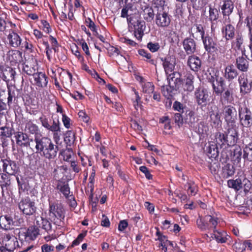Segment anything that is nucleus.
<instances>
[{"instance_id": "15", "label": "nucleus", "mask_w": 252, "mask_h": 252, "mask_svg": "<svg viewBox=\"0 0 252 252\" xmlns=\"http://www.w3.org/2000/svg\"><path fill=\"white\" fill-rule=\"evenodd\" d=\"M167 80L169 85L176 90L178 89L182 83L181 75L178 72H174L169 74Z\"/></svg>"}, {"instance_id": "29", "label": "nucleus", "mask_w": 252, "mask_h": 252, "mask_svg": "<svg viewBox=\"0 0 252 252\" xmlns=\"http://www.w3.org/2000/svg\"><path fill=\"white\" fill-rule=\"evenodd\" d=\"M22 53L19 51L11 50L8 52V58L11 63H16L22 61Z\"/></svg>"}, {"instance_id": "2", "label": "nucleus", "mask_w": 252, "mask_h": 252, "mask_svg": "<svg viewBox=\"0 0 252 252\" xmlns=\"http://www.w3.org/2000/svg\"><path fill=\"white\" fill-rule=\"evenodd\" d=\"M65 210L61 203H50L49 219L55 224L61 226L63 224Z\"/></svg>"}, {"instance_id": "48", "label": "nucleus", "mask_w": 252, "mask_h": 252, "mask_svg": "<svg viewBox=\"0 0 252 252\" xmlns=\"http://www.w3.org/2000/svg\"><path fill=\"white\" fill-rule=\"evenodd\" d=\"M49 130L55 132L53 135L54 138H56L57 137H58V134L57 132L60 131L59 122H57L55 121H53V125L52 126H50Z\"/></svg>"}, {"instance_id": "54", "label": "nucleus", "mask_w": 252, "mask_h": 252, "mask_svg": "<svg viewBox=\"0 0 252 252\" xmlns=\"http://www.w3.org/2000/svg\"><path fill=\"white\" fill-rule=\"evenodd\" d=\"M160 46L158 43L149 42L147 44V48L152 52H155L159 49Z\"/></svg>"}, {"instance_id": "37", "label": "nucleus", "mask_w": 252, "mask_h": 252, "mask_svg": "<svg viewBox=\"0 0 252 252\" xmlns=\"http://www.w3.org/2000/svg\"><path fill=\"white\" fill-rule=\"evenodd\" d=\"M242 150L240 146H235L234 148L231 150V157L233 160L239 162L241 158Z\"/></svg>"}, {"instance_id": "60", "label": "nucleus", "mask_w": 252, "mask_h": 252, "mask_svg": "<svg viewBox=\"0 0 252 252\" xmlns=\"http://www.w3.org/2000/svg\"><path fill=\"white\" fill-rule=\"evenodd\" d=\"M7 110V104L0 98V115L4 114Z\"/></svg>"}, {"instance_id": "7", "label": "nucleus", "mask_w": 252, "mask_h": 252, "mask_svg": "<svg viewBox=\"0 0 252 252\" xmlns=\"http://www.w3.org/2000/svg\"><path fill=\"white\" fill-rule=\"evenodd\" d=\"M18 206L20 211L26 215H32L36 211L34 203L29 197L22 199L19 203Z\"/></svg>"}, {"instance_id": "18", "label": "nucleus", "mask_w": 252, "mask_h": 252, "mask_svg": "<svg viewBox=\"0 0 252 252\" xmlns=\"http://www.w3.org/2000/svg\"><path fill=\"white\" fill-rule=\"evenodd\" d=\"M202 39L206 51L209 53H213L217 50L216 43L211 37L202 36Z\"/></svg>"}, {"instance_id": "64", "label": "nucleus", "mask_w": 252, "mask_h": 252, "mask_svg": "<svg viewBox=\"0 0 252 252\" xmlns=\"http://www.w3.org/2000/svg\"><path fill=\"white\" fill-rule=\"evenodd\" d=\"M134 94H135V100L133 101V105L136 109H138V107H139V103L140 102L141 98L139 96L138 92H137L135 90H134Z\"/></svg>"}, {"instance_id": "14", "label": "nucleus", "mask_w": 252, "mask_h": 252, "mask_svg": "<svg viewBox=\"0 0 252 252\" xmlns=\"http://www.w3.org/2000/svg\"><path fill=\"white\" fill-rule=\"evenodd\" d=\"M223 23L224 26L221 29L222 36L226 41L232 40L235 35V29L229 22Z\"/></svg>"}, {"instance_id": "41", "label": "nucleus", "mask_w": 252, "mask_h": 252, "mask_svg": "<svg viewBox=\"0 0 252 252\" xmlns=\"http://www.w3.org/2000/svg\"><path fill=\"white\" fill-rule=\"evenodd\" d=\"M219 17V10L215 7H209V19L211 22L217 21Z\"/></svg>"}, {"instance_id": "28", "label": "nucleus", "mask_w": 252, "mask_h": 252, "mask_svg": "<svg viewBox=\"0 0 252 252\" xmlns=\"http://www.w3.org/2000/svg\"><path fill=\"white\" fill-rule=\"evenodd\" d=\"M194 76L192 74H189L185 76L184 82L183 83V87L185 91L191 92L194 89L193 80Z\"/></svg>"}, {"instance_id": "21", "label": "nucleus", "mask_w": 252, "mask_h": 252, "mask_svg": "<svg viewBox=\"0 0 252 252\" xmlns=\"http://www.w3.org/2000/svg\"><path fill=\"white\" fill-rule=\"evenodd\" d=\"M236 66L240 71L247 72L249 67V62L247 59V57L239 56L236 60Z\"/></svg>"}, {"instance_id": "24", "label": "nucleus", "mask_w": 252, "mask_h": 252, "mask_svg": "<svg viewBox=\"0 0 252 252\" xmlns=\"http://www.w3.org/2000/svg\"><path fill=\"white\" fill-rule=\"evenodd\" d=\"M9 44L14 48L19 47L21 43V39L19 35L13 31H10L7 35Z\"/></svg>"}, {"instance_id": "39", "label": "nucleus", "mask_w": 252, "mask_h": 252, "mask_svg": "<svg viewBox=\"0 0 252 252\" xmlns=\"http://www.w3.org/2000/svg\"><path fill=\"white\" fill-rule=\"evenodd\" d=\"M75 140V133L71 130L67 131L64 137V141L68 146H71Z\"/></svg>"}, {"instance_id": "5", "label": "nucleus", "mask_w": 252, "mask_h": 252, "mask_svg": "<svg viewBox=\"0 0 252 252\" xmlns=\"http://www.w3.org/2000/svg\"><path fill=\"white\" fill-rule=\"evenodd\" d=\"M155 22L159 27H167L171 22V16L168 12L164 8L158 9V11L156 14Z\"/></svg>"}, {"instance_id": "49", "label": "nucleus", "mask_w": 252, "mask_h": 252, "mask_svg": "<svg viewBox=\"0 0 252 252\" xmlns=\"http://www.w3.org/2000/svg\"><path fill=\"white\" fill-rule=\"evenodd\" d=\"M211 121L214 125L218 126L220 124V117L218 112L214 113L213 112L210 114Z\"/></svg>"}, {"instance_id": "61", "label": "nucleus", "mask_w": 252, "mask_h": 252, "mask_svg": "<svg viewBox=\"0 0 252 252\" xmlns=\"http://www.w3.org/2000/svg\"><path fill=\"white\" fill-rule=\"evenodd\" d=\"M41 24L43 30L47 33H49L51 31L49 24L45 20H42L41 21Z\"/></svg>"}, {"instance_id": "17", "label": "nucleus", "mask_w": 252, "mask_h": 252, "mask_svg": "<svg viewBox=\"0 0 252 252\" xmlns=\"http://www.w3.org/2000/svg\"><path fill=\"white\" fill-rule=\"evenodd\" d=\"M216 81L218 86L215 85L214 83V78L212 77V79L210 80V82L212 83L213 90L217 95H219L222 94L225 90V84L223 78L222 77H216Z\"/></svg>"}, {"instance_id": "19", "label": "nucleus", "mask_w": 252, "mask_h": 252, "mask_svg": "<svg viewBox=\"0 0 252 252\" xmlns=\"http://www.w3.org/2000/svg\"><path fill=\"white\" fill-rule=\"evenodd\" d=\"M38 227L35 223L34 225L29 227L27 232L22 234L25 237V241L34 240L39 234Z\"/></svg>"}, {"instance_id": "63", "label": "nucleus", "mask_w": 252, "mask_h": 252, "mask_svg": "<svg viewBox=\"0 0 252 252\" xmlns=\"http://www.w3.org/2000/svg\"><path fill=\"white\" fill-rule=\"evenodd\" d=\"M233 249L236 252H242L243 251V250L245 249L244 247V245H243V243H235L233 245Z\"/></svg>"}, {"instance_id": "4", "label": "nucleus", "mask_w": 252, "mask_h": 252, "mask_svg": "<svg viewBox=\"0 0 252 252\" xmlns=\"http://www.w3.org/2000/svg\"><path fill=\"white\" fill-rule=\"evenodd\" d=\"M218 220L217 218L211 215H206L203 219L199 217L196 220V223L198 227L203 230L210 228L215 229L218 223Z\"/></svg>"}, {"instance_id": "42", "label": "nucleus", "mask_w": 252, "mask_h": 252, "mask_svg": "<svg viewBox=\"0 0 252 252\" xmlns=\"http://www.w3.org/2000/svg\"><path fill=\"white\" fill-rule=\"evenodd\" d=\"M243 158L249 161H252V143L246 145L244 149Z\"/></svg>"}, {"instance_id": "44", "label": "nucleus", "mask_w": 252, "mask_h": 252, "mask_svg": "<svg viewBox=\"0 0 252 252\" xmlns=\"http://www.w3.org/2000/svg\"><path fill=\"white\" fill-rule=\"evenodd\" d=\"M174 90H176L175 89L171 87L168 84V85H161V92L163 95L169 98L172 96V93Z\"/></svg>"}, {"instance_id": "35", "label": "nucleus", "mask_w": 252, "mask_h": 252, "mask_svg": "<svg viewBox=\"0 0 252 252\" xmlns=\"http://www.w3.org/2000/svg\"><path fill=\"white\" fill-rule=\"evenodd\" d=\"M214 237L215 240L219 243H225L226 241V234L224 231L220 232L217 230L214 231L213 234H211V237L213 238Z\"/></svg>"}, {"instance_id": "50", "label": "nucleus", "mask_w": 252, "mask_h": 252, "mask_svg": "<svg viewBox=\"0 0 252 252\" xmlns=\"http://www.w3.org/2000/svg\"><path fill=\"white\" fill-rule=\"evenodd\" d=\"M186 122L189 124H192L196 122L195 113L192 111H189L187 115Z\"/></svg>"}, {"instance_id": "27", "label": "nucleus", "mask_w": 252, "mask_h": 252, "mask_svg": "<svg viewBox=\"0 0 252 252\" xmlns=\"http://www.w3.org/2000/svg\"><path fill=\"white\" fill-rule=\"evenodd\" d=\"M188 64L191 70L197 71L201 67V62L198 57L190 56L188 61Z\"/></svg>"}, {"instance_id": "13", "label": "nucleus", "mask_w": 252, "mask_h": 252, "mask_svg": "<svg viewBox=\"0 0 252 252\" xmlns=\"http://www.w3.org/2000/svg\"><path fill=\"white\" fill-rule=\"evenodd\" d=\"M16 144L21 147L30 146V142L33 141L32 139H30L27 134L22 131H18L15 135Z\"/></svg>"}, {"instance_id": "3", "label": "nucleus", "mask_w": 252, "mask_h": 252, "mask_svg": "<svg viewBox=\"0 0 252 252\" xmlns=\"http://www.w3.org/2000/svg\"><path fill=\"white\" fill-rule=\"evenodd\" d=\"M238 139V131L236 127L232 126L228 128L226 134L218 133L216 135V142L218 144L234 146Z\"/></svg>"}, {"instance_id": "55", "label": "nucleus", "mask_w": 252, "mask_h": 252, "mask_svg": "<svg viewBox=\"0 0 252 252\" xmlns=\"http://www.w3.org/2000/svg\"><path fill=\"white\" fill-rule=\"evenodd\" d=\"M6 177V175H2L1 176V180H0V186L1 188L2 192H3V191L4 187H6L7 186H9L10 185V181L9 180H7L6 181H5Z\"/></svg>"}, {"instance_id": "30", "label": "nucleus", "mask_w": 252, "mask_h": 252, "mask_svg": "<svg viewBox=\"0 0 252 252\" xmlns=\"http://www.w3.org/2000/svg\"><path fill=\"white\" fill-rule=\"evenodd\" d=\"M35 224L39 227H41L47 232L51 231L52 225L50 222L41 217L36 218Z\"/></svg>"}, {"instance_id": "47", "label": "nucleus", "mask_w": 252, "mask_h": 252, "mask_svg": "<svg viewBox=\"0 0 252 252\" xmlns=\"http://www.w3.org/2000/svg\"><path fill=\"white\" fill-rule=\"evenodd\" d=\"M142 89L144 93L150 94L154 93V86L152 83L146 82L142 85Z\"/></svg>"}, {"instance_id": "62", "label": "nucleus", "mask_w": 252, "mask_h": 252, "mask_svg": "<svg viewBox=\"0 0 252 252\" xmlns=\"http://www.w3.org/2000/svg\"><path fill=\"white\" fill-rule=\"evenodd\" d=\"M128 225V223L126 220H121L118 226V229L120 231H124Z\"/></svg>"}, {"instance_id": "33", "label": "nucleus", "mask_w": 252, "mask_h": 252, "mask_svg": "<svg viewBox=\"0 0 252 252\" xmlns=\"http://www.w3.org/2000/svg\"><path fill=\"white\" fill-rule=\"evenodd\" d=\"M206 151L208 156L211 158H216L219 155L217 144L214 142L209 143V145L207 147Z\"/></svg>"}, {"instance_id": "32", "label": "nucleus", "mask_w": 252, "mask_h": 252, "mask_svg": "<svg viewBox=\"0 0 252 252\" xmlns=\"http://www.w3.org/2000/svg\"><path fill=\"white\" fill-rule=\"evenodd\" d=\"M237 71L232 64L227 66L225 68L224 77L228 80H232L237 77Z\"/></svg>"}, {"instance_id": "56", "label": "nucleus", "mask_w": 252, "mask_h": 252, "mask_svg": "<svg viewBox=\"0 0 252 252\" xmlns=\"http://www.w3.org/2000/svg\"><path fill=\"white\" fill-rule=\"evenodd\" d=\"M175 123L180 127L183 124V119L180 113H176L174 115Z\"/></svg>"}, {"instance_id": "53", "label": "nucleus", "mask_w": 252, "mask_h": 252, "mask_svg": "<svg viewBox=\"0 0 252 252\" xmlns=\"http://www.w3.org/2000/svg\"><path fill=\"white\" fill-rule=\"evenodd\" d=\"M157 234L158 236V240L160 242V243L159 244V247L167 245L168 240L167 239L166 237L164 235H160L159 232H157Z\"/></svg>"}, {"instance_id": "25", "label": "nucleus", "mask_w": 252, "mask_h": 252, "mask_svg": "<svg viewBox=\"0 0 252 252\" xmlns=\"http://www.w3.org/2000/svg\"><path fill=\"white\" fill-rule=\"evenodd\" d=\"M134 34L136 38L141 39L144 34L145 29V23L144 21L137 20L134 24Z\"/></svg>"}, {"instance_id": "46", "label": "nucleus", "mask_w": 252, "mask_h": 252, "mask_svg": "<svg viewBox=\"0 0 252 252\" xmlns=\"http://www.w3.org/2000/svg\"><path fill=\"white\" fill-rule=\"evenodd\" d=\"M12 129L7 126L0 127V136L2 138L9 137L12 135Z\"/></svg>"}, {"instance_id": "26", "label": "nucleus", "mask_w": 252, "mask_h": 252, "mask_svg": "<svg viewBox=\"0 0 252 252\" xmlns=\"http://www.w3.org/2000/svg\"><path fill=\"white\" fill-rule=\"evenodd\" d=\"M1 163L3 171L10 175L15 173L17 167L14 162L8 160H2Z\"/></svg>"}, {"instance_id": "12", "label": "nucleus", "mask_w": 252, "mask_h": 252, "mask_svg": "<svg viewBox=\"0 0 252 252\" xmlns=\"http://www.w3.org/2000/svg\"><path fill=\"white\" fill-rule=\"evenodd\" d=\"M17 222L14 221L11 217L8 215L0 216V227L5 230H10L14 226H18Z\"/></svg>"}, {"instance_id": "38", "label": "nucleus", "mask_w": 252, "mask_h": 252, "mask_svg": "<svg viewBox=\"0 0 252 252\" xmlns=\"http://www.w3.org/2000/svg\"><path fill=\"white\" fill-rule=\"evenodd\" d=\"M155 15H156L152 7H146L143 10L144 19L147 22H152Z\"/></svg>"}, {"instance_id": "11", "label": "nucleus", "mask_w": 252, "mask_h": 252, "mask_svg": "<svg viewBox=\"0 0 252 252\" xmlns=\"http://www.w3.org/2000/svg\"><path fill=\"white\" fill-rule=\"evenodd\" d=\"M195 98L199 105H205L209 100V93L206 89L198 88L195 92Z\"/></svg>"}, {"instance_id": "40", "label": "nucleus", "mask_w": 252, "mask_h": 252, "mask_svg": "<svg viewBox=\"0 0 252 252\" xmlns=\"http://www.w3.org/2000/svg\"><path fill=\"white\" fill-rule=\"evenodd\" d=\"M185 187L188 188V193L191 196L195 195L198 191L197 186L194 182L191 181H189L186 185Z\"/></svg>"}, {"instance_id": "10", "label": "nucleus", "mask_w": 252, "mask_h": 252, "mask_svg": "<svg viewBox=\"0 0 252 252\" xmlns=\"http://www.w3.org/2000/svg\"><path fill=\"white\" fill-rule=\"evenodd\" d=\"M238 82L240 85V93L241 94H245L250 92L252 81H249L247 74H241L239 76Z\"/></svg>"}, {"instance_id": "1", "label": "nucleus", "mask_w": 252, "mask_h": 252, "mask_svg": "<svg viewBox=\"0 0 252 252\" xmlns=\"http://www.w3.org/2000/svg\"><path fill=\"white\" fill-rule=\"evenodd\" d=\"M35 148L36 153H39L45 158L51 160L55 158L59 151L58 146L53 140L46 136L34 137Z\"/></svg>"}, {"instance_id": "22", "label": "nucleus", "mask_w": 252, "mask_h": 252, "mask_svg": "<svg viewBox=\"0 0 252 252\" xmlns=\"http://www.w3.org/2000/svg\"><path fill=\"white\" fill-rule=\"evenodd\" d=\"M33 78L36 86L39 87H45L48 84V77L44 73L39 72L34 74Z\"/></svg>"}, {"instance_id": "31", "label": "nucleus", "mask_w": 252, "mask_h": 252, "mask_svg": "<svg viewBox=\"0 0 252 252\" xmlns=\"http://www.w3.org/2000/svg\"><path fill=\"white\" fill-rule=\"evenodd\" d=\"M233 90L229 89L225 90L221 94V95L220 98V101L223 103H230L233 100Z\"/></svg>"}, {"instance_id": "9", "label": "nucleus", "mask_w": 252, "mask_h": 252, "mask_svg": "<svg viewBox=\"0 0 252 252\" xmlns=\"http://www.w3.org/2000/svg\"><path fill=\"white\" fill-rule=\"evenodd\" d=\"M2 242L4 246L9 249L10 251H13L18 246L17 238L12 232L4 234L2 237Z\"/></svg>"}, {"instance_id": "43", "label": "nucleus", "mask_w": 252, "mask_h": 252, "mask_svg": "<svg viewBox=\"0 0 252 252\" xmlns=\"http://www.w3.org/2000/svg\"><path fill=\"white\" fill-rule=\"evenodd\" d=\"M244 43V37L242 34H237L235 39L232 42V46L238 50L242 49V46Z\"/></svg>"}, {"instance_id": "58", "label": "nucleus", "mask_w": 252, "mask_h": 252, "mask_svg": "<svg viewBox=\"0 0 252 252\" xmlns=\"http://www.w3.org/2000/svg\"><path fill=\"white\" fill-rule=\"evenodd\" d=\"M131 126L135 130L139 132L142 131V126L135 120L131 121Z\"/></svg>"}, {"instance_id": "57", "label": "nucleus", "mask_w": 252, "mask_h": 252, "mask_svg": "<svg viewBox=\"0 0 252 252\" xmlns=\"http://www.w3.org/2000/svg\"><path fill=\"white\" fill-rule=\"evenodd\" d=\"M54 250V247L52 245H49L45 244L41 246L42 252H53Z\"/></svg>"}, {"instance_id": "45", "label": "nucleus", "mask_w": 252, "mask_h": 252, "mask_svg": "<svg viewBox=\"0 0 252 252\" xmlns=\"http://www.w3.org/2000/svg\"><path fill=\"white\" fill-rule=\"evenodd\" d=\"M252 184L251 181L246 177H242V189H244V191L246 194L248 193L252 189Z\"/></svg>"}, {"instance_id": "36", "label": "nucleus", "mask_w": 252, "mask_h": 252, "mask_svg": "<svg viewBox=\"0 0 252 252\" xmlns=\"http://www.w3.org/2000/svg\"><path fill=\"white\" fill-rule=\"evenodd\" d=\"M242 178H239L236 180H229L227 181L228 186L236 191H238L242 189Z\"/></svg>"}, {"instance_id": "59", "label": "nucleus", "mask_w": 252, "mask_h": 252, "mask_svg": "<svg viewBox=\"0 0 252 252\" xmlns=\"http://www.w3.org/2000/svg\"><path fill=\"white\" fill-rule=\"evenodd\" d=\"M139 169L142 172L145 174L146 177L149 180L152 178V175L149 172V171L148 170V168L146 166H142L140 167Z\"/></svg>"}, {"instance_id": "6", "label": "nucleus", "mask_w": 252, "mask_h": 252, "mask_svg": "<svg viewBox=\"0 0 252 252\" xmlns=\"http://www.w3.org/2000/svg\"><path fill=\"white\" fill-rule=\"evenodd\" d=\"M225 122L228 125L231 126L235 123L237 118V112L236 109L232 105H225L222 108V112Z\"/></svg>"}, {"instance_id": "8", "label": "nucleus", "mask_w": 252, "mask_h": 252, "mask_svg": "<svg viewBox=\"0 0 252 252\" xmlns=\"http://www.w3.org/2000/svg\"><path fill=\"white\" fill-rule=\"evenodd\" d=\"M234 8V2L231 0H224L220 5L221 13L225 19L223 23L230 22L229 16L232 13Z\"/></svg>"}, {"instance_id": "20", "label": "nucleus", "mask_w": 252, "mask_h": 252, "mask_svg": "<svg viewBox=\"0 0 252 252\" xmlns=\"http://www.w3.org/2000/svg\"><path fill=\"white\" fill-rule=\"evenodd\" d=\"M184 49L188 55L192 54L196 51V43L195 41L191 38L187 37L183 42Z\"/></svg>"}, {"instance_id": "51", "label": "nucleus", "mask_w": 252, "mask_h": 252, "mask_svg": "<svg viewBox=\"0 0 252 252\" xmlns=\"http://www.w3.org/2000/svg\"><path fill=\"white\" fill-rule=\"evenodd\" d=\"M23 71L27 73L29 75H33L35 74L36 72H35V69L32 66H30L28 64H25L23 66Z\"/></svg>"}, {"instance_id": "34", "label": "nucleus", "mask_w": 252, "mask_h": 252, "mask_svg": "<svg viewBox=\"0 0 252 252\" xmlns=\"http://www.w3.org/2000/svg\"><path fill=\"white\" fill-rule=\"evenodd\" d=\"M25 131L31 134H34L37 136V134L39 132V128L37 126L33 124L32 121H29L26 123Z\"/></svg>"}, {"instance_id": "16", "label": "nucleus", "mask_w": 252, "mask_h": 252, "mask_svg": "<svg viewBox=\"0 0 252 252\" xmlns=\"http://www.w3.org/2000/svg\"><path fill=\"white\" fill-rule=\"evenodd\" d=\"M162 64L166 73L173 70L176 64V59L173 56H167L164 59H161Z\"/></svg>"}, {"instance_id": "52", "label": "nucleus", "mask_w": 252, "mask_h": 252, "mask_svg": "<svg viewBox=\"0 0 252 252\" xmlns=\"http://www.w3.org/2000/svg\"><path fill=\"white\" fill-rule=\"evenodd\" d=\"M60 190L66 198L68 197V195L70 193V189L68 184H64L63 186H61L60 187Z\"/></svg>"}, {"instance_id": "23", "label": "nucleus", "mask_w": 252, "mask_h": 252, "mask_svg": "<svg viewBox=\"0 0 252 252\" xmlns=\"http://www.w3.org/2000/svg\"><path fill=\"white\" fill-rule=\"evenodd\" d=\"M239 117L241 123L243 126L248 127L252 124L251 113L247 108H246L245 113L239 111Z\"/></svg>"}]
</instances>
